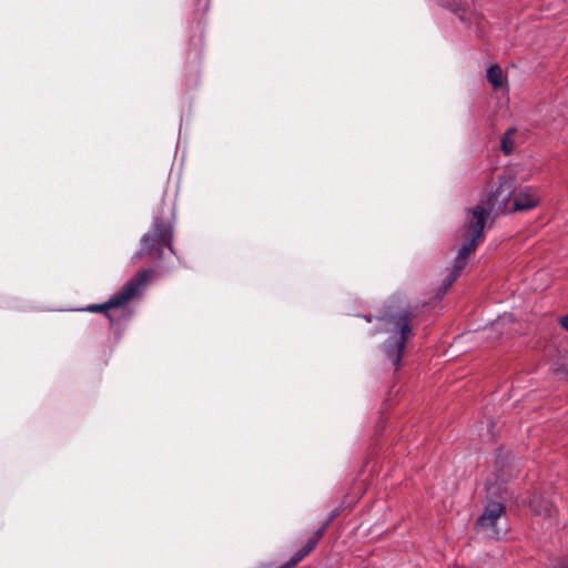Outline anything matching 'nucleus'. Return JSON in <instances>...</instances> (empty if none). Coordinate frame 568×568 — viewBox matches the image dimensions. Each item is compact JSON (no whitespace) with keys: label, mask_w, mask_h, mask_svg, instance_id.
<instances>
[{"label":"nucleus","mask_w":568,"mask_h":568,"mask_svg":"<svg viewBox=\"0 0 568 568\" xmlns=\"http://www.w3.org/2000/svg\"><path fill=\"white\" fill-rule=\"evenodd\" d=\"M515 189L516 180L513 176H501L499 179V185L491 197H489L487 202L480 201V203L469 211L468 229L470 234L459 248V256L467 260L469 254L475 251L479 240L483 237V231L490 216L494 204H497L499 210H507L509 200L515 194Z\"/></svg>","instance_id":"obj_1"},{"label":"nucleus","mask_w":568,"mask_h":568,"mask_svg":"<svg viewBox=\"0 0 568 568\" xmlns=\"http://www.w3.org/2000/svg\"><path fill=\"white\" fill-rule=\"evenodd\" d=\"M415 314L409 308L386 313L379 318V331L387 334L382 352L395 371L400 368L404 349L409 337L414 335L412 326Z\"/></svg>","instance_id":"obj_2"},{"label":"nucleus","mask_w":568,"mask_h":568,"mask_svg":"<svg viewBox=\"0 0 568 568\" xmlns=\"http://www.w3.org/2000/svg\"><path fill=\"white\" fill-rule=\"evenodd\" d=\"M165 204L161 203V210L154 214L151 231L145 233L140 240V250L134 253L133 260L154 255L158 260L164 257V250L175 254L173 248V224L165 221L163 209Z\"/></svg>","instance_id":"obj_3"},{"label":"nucleus","mask_w":568,"mask_h":568,"mask_svg":"<svg viewBox=\"0 0 568 568\" xmlns=\"http://www.w3.org/2000/svg\"><path fill=\"white\" fill-rule=\"evenodd\" d=\"M153 268H145L140 271L134 277L129 280L116 293H114L106 302L102 304H90L80 311L90 313H105L111 323H114V317L108 313L112 308H119L128 304L133 297L138 295L142 287H144L152 274Z\"/></svg>","instance_id":"obj_4"},{"label":"nucleus","mask_w":568,"mask_h":568,"mask_svg":"<svg viewBox=\"0 0 568 568\" xmlns=\"http://www.w3.org/2000/svg\"><path fill=\"white\" fill-rule=\"evenodd\" d=\"M478 532L491 539H500L509 531L506 508L499 501H489L476 521Z\"/></svg>","instance_id":"obj_5"},{"label":"nucleus","mask_w":568,"mask_h":568,"mask_svg":"<svg viewBox=\"0 0 568 568\" xmlns=\"http://www.w3.org/2000/svg\"><path fill=\"white\" fill-rule=\"evenodd\" d=\"M540 202V194L537 187L525 186L514 199L513 211H529Z\"/></svg>","instance_id":"obj_6"},{"label":"nucleus","mask_w":568,"mask_h":568,"mask_svg":"<svg viewBox=\"0 0 568 568\" xmlns=\"http://www.w3.org/2000/svg\"><path fill=\"white\" fill-rule=\"evenodd\" d=\"M529 507L532 513L547 519H552L557 511L552 501L539 494L532 495L529 500Z\"/></svg>","instance_id":"obj_7"},{"label":"nucleus","mask_w":568,"mask_h":568,"mask_svg":"<svg viewBox=\"0 0 568 568\" xmlns=\"http://www.w3.org/2000/svg\"><path fill=\"white\" fill-rule=\"evenodd\" d=\"M439 4L448 10L455 12L460 21L465 24L470 26L471 23V11L469 8V0H438Z\"/></svg>","instance_id":"obj_8"},{"label":"nucleus","mask_w":568,"mask_h":568,"mask_svg":"<svg viewBox=\"0 0 568 568\" xmlns=\"http://www.w3.org/2000/svg\"><path fill=\"white\" fill-rule=\"evenodd\" d=\"M487 80L495 90H499L505 84V75L498 64H494L487 69Z\"/></svg>","instance_id":"obj_9"},{"label":"nucleus","mask_w":568,"mask_h":568,"mask_svg":"<svg viewBox=\"0 0 568 568\" xmlns=\"http://www.w3.org/2000/svg\"><path fill=\"white\" fill-rule=\"evenodd\" d=\"M515 132H516V129L510 128L506 131V133L501 138V141H500L501 150L505 154H510L514 150L515 143H514L513 136H514Z\"/></svg>","instance_id":"obj_10"},{"label":"nucleus","mask_w":568,"mask_h":568,"mask_svg":"<svg viewBox=\"0 0 568 568\" xmlns=\"http://www.w3.org/2000/svg\"><path fill=\"white\" fill-rule=\"evenodd\" d=\"M458 277H459V275L456 274V272H452L448 270V273H447L446 277L443 280L439 291L442 293H445Z\"/></svg>","instance_id":"obj_11"},{"label":"nucleus","mask_w":568,"mask_h":568,"mask_svg":"<svg viewBox=\"0 0 568 568\" xmlns=\"http://www.w3.org/2000/svg\"><path fill=\"white\" fill-rule=\"evenodd\" d=\"M305 556H306V555L304 554L303 549H300L297 552H295V554L291 557V559H290L286 564L282 565V566H280V567H277V568H293V567H294V566H296V565H297V564H298V562H300V561H301Z\"/></svg>","instance_id":"obj_12"},{"label":"nucleus","mask_w":568,"mask_h":568,"mask_svg":"<svg viewBox=\"0 0 568 568\" xmlns=\"http://www.w3.org/2000/svg\"><path fill=\"white\" fill-rule=\"evenodd\" d=\"M467 264V260L465 257H462L457 254V256L454 260L453 266L449 271L456 272V274L460 275L462 271Z\"/></svg>","instance_id":"obj_13"},{"label":"nucleus","mask_w":568,"mask_h":568,"mask_svg":"<svg viewBox=\"0 0 568 568\" xmlns=\"http://www.w3.org/2000/svg\"><path fill=\"white\" fill-rule=\"evenodd\" d=\"M328 527H329L328 524L324 523L323 526L315 531L314 536L311 539L318 542L320 539L324 536V534Z\"/></svg>","instance_id":"obj_14"},{"label":"nucleus","mask_w":568,"mask_h":568,"mask_svg":"<svg viewBox=\"0 0 568 568\" xmlns=\"http://www.w3.org/2000/svg\"><path fill=\"white\" fill-rule=\"evenodd\" d=\"M317 542L313 539H308V541L302 547L304 554L307 556L315 547Z\"/></svg>","instance_id":"obj_15"},{"label":"nucleus","mask_w":568,"mask_h":568,"mask_svg":"<svg viewBox=\"0 0 568 568\" xmlns=\"http://www.w3.org/2000/svg\"><path fill=\"white\" fill-rule=\"evenodd\" d=\"M339 515V510L338 509H334L331 515L328 516V518L326 519L325 524H328V526L331 525V523Z\"/></svg>","instance_id":"obj_16"},{"label":"nucleus","mask_w":568,"mask_h":568,"mask_svg":"<svg viewBox=\"0 0 568 568\" xmlns=\"http://www.w3.org/2000/svg\"><path fill=\"white\" fill-rule=\"evenodd\" d=\"M559 323L562 328L568 331V314L560 317Z\"/></svg>","instance_id":"obj_17"},{"label":"nucleus","mask_w":568,"mask_h":568,"mask_svg":"<svg viewBox=\"0 0 568 568\" xmlns=\"http://www.w3.org/2000/svg\"><path fill=\"white\" fill-rule=\"evenodd\" d=\"M552 568H568V559L558 562Z\"/></svg>","instance_id":"obj_18"},{"label":"nucleus","mask_w":568,"mask_h":568,"mask_svg":"<svg viewBox=\"0 0 568 568\" xmlns=\"http://www.w3.org/2000/svg\"><path fill=\"white\" fill-rule=\"evenodd\" d=\"M498 463H501V452L498 453V456H497V464Z\"/></svg>","instance_id":"obj_19"}]
</instances>
